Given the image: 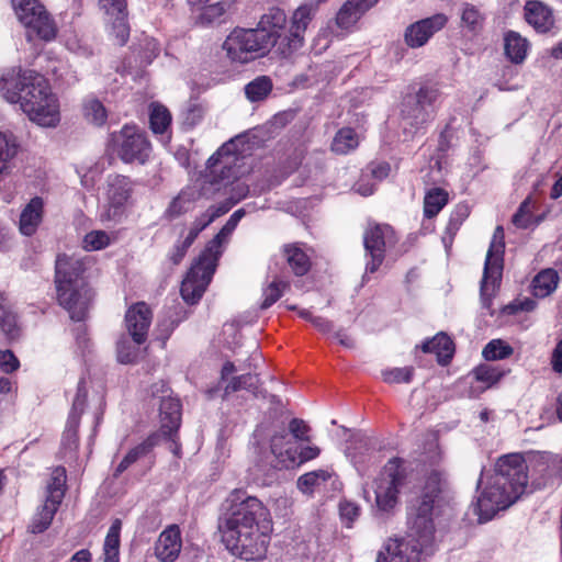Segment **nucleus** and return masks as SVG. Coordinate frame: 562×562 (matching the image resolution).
I'll list each match as a JSON object with an SVG mask.
<instances>
[{
  "mask_svg": "<svg viewBox=\"0 0 562 562\" xmlns=\"http://www.w3.org/2000/svg\"><path fill=\"white\" fill-rule=\"evenodd\" d=\"M226 504L218 518V532L226 549L246 561L266 558L273 529L269 508L240 488L231 492Z\"/></svg>",
  "mask_w": 562,
  "mask_h": 562,
  "instance_id": "f257e3e1",
  "label": "nucleus"
},
{
  "mask_svg": "<svg viewBox=\"0 0 562 562\" xmlns=\"http://www.w3.org/2000/svg\"><path fill=\"white\" fill-rule=\"evenodd\" d=\"M0 94L10 103H19L29 119L42 126L59 122V104L48 80L41 74L11 67L0 75Z\"/></svg>",
  "mask_w": 562,
  "mask_h": 562,
  "instance_id": "f03ea898",
  "label": "nucleus"
},
{
  "mask_svg": "<svg viewBox=\"0 0 562 562\" xmlns=\"http://www.w3.org/2000/svg\"><path fill=\"white\" fill-rule=\"evenodd\" d=\"M527 483V464L521 454L512 453L499 458L494 475L477 498L480 519L490 520L496 513L515 503L525 493Z\"/></svg>",
  "mask_w": 562,
  "mask_h": 562,
  "instance_id": "7ed1b4c3",
  "label": "nucleus"
},
{
  "mask_svg": "<svg viewBox=\"0 0 562 562\" xmlns=\"http://www.w3.org/2000/svg\"><path fill=\"white\" fill-rule=\"evenodd\" d=\"M245 215L244 210H237L209 243L198 260L189 270L181 284V295L187 303H196L204 294L212 276L215 272L217 260L222 255L221 247L236 228L238 222Z\"/></svg>",
  "mask_w": 562,
  "mask_h": 562,
  "instance_id": "20e7f679",
  "label": "nucleus"
},
{
  "mask_svg": "<svg viewBox=\"0 0 562 562\" xmlns=\"http://www.w3.org/2000/svg\"><path fill=\"white\" fill-rule=\"evenodd\" d=\"M441 460L442 452L438 447L429 451L428 461L435 468L426 476L422 496L411 518L413 537L422 539L424 543L434 542L436 531L432 520L434 506L447 487V472L440 467Z\"/></svg>",
  "mask_w": 562,
  "mask_h": 562,
  "instance_id": "39448f33",
  "label": "nucleus"
},
{
  "mask_svg": "<svg viewBox=\"0 0 562 562\" xmlns=\"http://www.w3.org/2000/svg\"><path fill=\"white\" fill-rule=\"evenodd\" d=\"M408 482V471L401 458L390 459L373 481L378 512L393 514L400 504L401 491Z\"/></svg>",
  "mask_w": 562,
  "mask_h": 562,
  "instance_id": "423d86ee",
  "label": "nucleus"
},
{
  "mask_svg": "<svg viewBox=\"0 0 562 562\" xmlns=\"http://www.w3.org/2000/svg\"><path fill=\"white\" fill-rule=\"evenodd\" d=\"M304 37H226L223 49L226 50L232 61L241 64L262 57L270 48L278 45L279 48L288 47L283 55H291L303 46Z\"/></svg>",
  "mask_w": 562,
  "mask_h": 562,
  "instance_id": "0eeeda50",
  "label": "nucleus"
},
{
  "mask_svg": "<svg viewBox=\"0 0 562 562\" xmlns=\"http://www.w3.org/2000/svg\"><path fill=\"white\" fill-rule=\"evenodd\" d=\"M112 153L124 164L145 166L153 157L151 142L143 128L136 124H125L110 136Z\"/></svg>",
  "mask_w": 562,
  "mask_h": 562,
  "instance_id": "6e6552de",
  "label": "nucleus"
},
{
  "mask_svg": "<svg viewBox=\"0 0 562 562\" xmlns=\"http://www.w3.org/2000/svg\"><path fill=\"white\" fill-rule=\"evenodd\" d=\"M11 5L16 19L27 32L36 35H56V22L40 0H11Z\"/></svg>",
  "mask_w": 562,
  "mask_h": 562,
  "instance_id": "1a4fd4ad",
  "label": "nucleus"
},
{
  "mask_svg": "<svg viewBox=\"0 0 562 562\" xmlns=\"http://www.w3.org/2000/svg\"><path fill=\"white\" fill-rule=\"evenodd\" d=\"M504 250V231L502 226H498L494 233L487 251L484 266V274L481 284L482 301L484 306L487 308H490L492 304V296L496 290L497 282L502 277Z\"/></svg>",
  "mask_w": 562,
  "mask_h": 562,
  "instance_id": "9d476101",
  "label": "nucleus"
},
{
  "mask_svg": "<svg viewBox=\"0 0 562 562\" xmlns=\"http://www.w3.org/2000/svg\"><path fill=\"white\" fill-rule=\"evenodd\" d=\"M134 181L124 175H110L105 188V211L101 214L102 221H117L132 204Z\"/></svg>",
  "mask_w": 562,
  "mask_h": 562,
  "instance_id": "9b49d317",
  "label": "nucleus"
},
{
  "mask_svg": "<svg viewBox=\"0 0 562 562\" xmlns=\"http://www.w3.org/2000/svg\"><path fill=\"white\" fill-rule=\"evenodd\" d=\"M54 285L57 303L70 314L72 321H82L95 296L89 282Z\"/></svg>",
  "mask_w": 562,
  "mask_h": 562,
  "instance_id": "f8f14e48",
  "label": "nucleus"
},
{
  "mask_svg": "<svg viewBox=\"0 0 562 562\" xmlns=\"http://www.w3.org/2000/svg\"><path fill=\"white\" fill-rule=\"evenodd\" d=\"M363 241L367 252L371 256L367 270L373 273L382 265L385 252L395 247L398 237L391 225L374 224L366 229Z\"/></svg>",
  "mask_w": 562,
  "mask_h": 562,
  "instance_id": "ddd939ff",
  "label": "nucleus"
},
{
  "mask_svg": "<svg viewBox=\"0 0 562 562\" xmlns=\"http://www.w3.org/2000/svg\"><path fill=\"white\" fill-rule=\"evenodd\" d=\"M431 544L413 537L411 524L407 538L389 539L379 551L376 562H419L424 550Z\"/></svg>",
  "mask_w": 562,
  "mask_h": 562,
  "instance_id": "4468645a",
  "label": "nucleus"
},
{
  "mask_svg": "<svg viewBox=\"0 0 562 562\" xmlns=\"http://www.w3.org/2000/svg\"><path fill=\"white\" fill-rule=\"evenodd\" d=\"M92 263L90 257L59 254L55 261L54 284L88 282L85 273Z\"/></svg>",
  "mask_w": 562,
  "mask_h": 562,
  "instance_id": "2eb2a0df",
  "label": "nucleus"
},
{
  "mask_svg": "<svg viewBox=\"0 0 562 562\" xmlns=\"http://www.w3.org/2000/svg\"><path fill=\"white\" fill-rule=\"evenodd\" d=\"M151 321V308L145 302H137L126 311L125 326L136 345H142L147 340Z\"/></svg>",
  "mask_w": 562,
  "mask_h": 562,
  "instance_id": "dca6fc26",
  "label": "nucleus"
},
{
  "mask_svg": "<svg viewBox=\"0 0 562 562\" xmlns=\"http://www.w3.org/2000/svg\"><path fill=\"white\" fill-rule=\"evenodd\" d=\"M182 548L181 530L178 525H169L155 543V555L160 562H173Z\"/></svg>",
  "mask_w": 562,
  "mask_h": 562,
  "instance_id": "f3484780",
  "label": "nucleus"
},
{
  "mask_svg": "<svg viewBox=\"0 0 562 562\" xmlns=\"http://www.w3.org/2000/svg\"><path fill=\"white\" fill-rule=\"evenodd\" d=\"M526 22L538 33H548L554 26L553 10L540 0H527L524 7Z\"/></svg>",
  "mask_w": 562,
  "mask_h": 562,
  "instance_id": "a211bd4d",
  "label": "nucleus"
},
{
  "mask_svg": "<svg viewBox=\"0 0 562 562\" xmlns=\"http://www.w3.org/2000/svg\"><path fill=\"white\" fill-rule=\"evenodd\" d=\"M181 425V403L178 398L164 397L160 402V437L176 443V436Z\"/></svg>",
  "mask_w": 562,
  "mask_h": 562,
  "instance_id": "6ab92c4d",
  "label": "nucleus"
},
{
  "mask_svg": "<svg viewBox=\"0 0 562 562\" xmlns=\"http://www.w3.org/2000/svg\"><path fill=\"white\" fill-rule=\"evenodd\" d=\"M296 445L284 430L274 434L270 439L271 453L283 468L294 467L296 463Z\"/></svg>",
  "mask_w": 562,
  "mask_h": 562,
  "instance_id": "aec40b11",
  "label": "nucleus"
},
{
  "mask_svg": "<svg viewBox=\"0 0 562 562\" xmlns=\"http://www.w3.org/2000/svg\"><path fill=\"white\" fill-rule=\"evenodd\" d=\"M101 9L112 23V31L115 35H128L127 11L125 0H99Z\"/></svg>",
  "mask_w": 562,
  "mask_h": 562,
  "instance_id": "412c9836",
  "label": "nucleus"
},
{
  "mask_svg": "<svg viewBox=\"0 0 562 562\" xmlns=\"http://www.w3.org/2000/svg\"><path fill=\"white\" fill-rule=\"evenodd\" d=\"M44 215V201L40 196L31 201L22 210L19 221V229L25 236H32L36 233Z\"/></svg>",
  "mask_w": 562,
  "mask_h": 562,
  "instance_id": "4be33fe9",
  "label": "nucleus"
},
{
  "mask_svg": "<svg viewBox=\"0 0 562 562\" xmlns=\"http://www.w3.org/2000/svg\"><path fill=\"white\" fill-rule=\"evenodd\" d=\"M160 434L153 432L146 439H144L140 443L133 447L127 451L122 461L117 464L113 472L114 477H119L122 473H124L131 465L136 463L142 458L148 456L153 449L159 443Z\"/></svg>",
  "mask_w": 562,
  "mask_h": 562,
  "instance_id": "5701e85b",
  "label": "nucleus"
},
{
  "mask_svg": "<svg viewBox=\"0 0 562 562\" xmlns=\"http://www.w3.org/2000/svg\"><path fill=\"white\" fill-rule=\"evenodd\" d=\"M288 25L285 12L280 8H271L261 15L255 27H248L245 32H261L266 35H281Z\"/></svg>",
  "mask_w": 562,
  "mask_h": 562,
  "instance_id": "b1692460",
  "label": "nucleus"
},
{
  "mask_svg": "<svg viewBox=\"0 0 562 562\" xmlns=\"http://www.w3.org/2000/svg\"><path fill=\"white\" fill-rule=\"evenodd\" d=\"M0 329L9 339H16L21 335L18 314L5 294L0 291Z\"/></svg>",
  "mask_w": 562,
  "mask_h": 562,
  "instance_id": "393cba45",
  "label": "nucleus"
},
{
  "mask_svg": "<svg viewBox=\"0 0 562 562\" xmlns=\"http://www.w3.org/2000/svg\"><path fill=\"white\" fill-rule=\"evenodd\" d=\"M420 348L426 353H435L440 364H447L454 353V344L445 333L437 334L434 338L425 341Z\"/></svg>",
  "mask_w": 562,
  "mask_h": 562,
  "instance_id": "a878e982",
  "label": "nucleus"
},
{
  "mask_svg": "<svg viewBox=\"0 0 562 562\" xmlns=\"http://www.w3.org/2000/svg\"><path fill=\"white\" fill-rule=\"evenodd\" d=\"M283 257L297 277L305 276L312 267L310 256L300 247L299 244H288L283 247Z\"/></svg>",
  "mask_w": 562,
  "mask_h": 562,
  "instance_id": "bb28decb",
  "label": "nucleus"
},
{
  "mask_svg": "<svg viewBox=\"0 0 562 562\" xmlns=\"http://www.w3.org/2000/svg\"><path fill=\"white\" fill-rule=\"evenodd\" d=\"M201 193L193 189L187 188L179 192V194L170 202L166 215L169 218H177L182 214L189 212L194 203L200 199Z\"/></svg>",
  "mask_w": 562,
  "mask_h": 562,
  "instance_id": "cd10ccee",
  "label": "nucleus"
},
{
  "mask_svg": "<svg viewBox=\"0 0 562 562\" xmlns=\"http://www.w3.org/2000/svg\"><path fill=\"white\" fill-rule=\"evenodd\" d=\"M67 473L64 467H56L52 470L49 482L46 487V499L50 504L59 506L66 492Z\"/></svg>",
  "mask_w": 562,
  "mask_h": 562,
  "instance_id": "c85d7f7f",
  "label": "nucleus"
},
{
  "mask_svg": "<svg viewBox=\"0 0 562 562\" xmlns=\"http://www.w3.org/2000/svg\"><path fill=\"white\" fill-rule=\"evenodd\" d=\"M560 281L557 270L547 268L536 274L531 283L532 294L536 297H546L550 295L558 286Z\"/></svg>",
  "mask_w": 562,
  "mask_h": 562,
  "instance_id": "c756f323",
  "label": "nucleus"
},
{
  "mask_svg": "<svg viewBox=\"0 0 562 562\" xmlns=\"http://www.w3.org/2000/svg\"><path fill=\"white\" fill-rule=\"evenodd\" d=\"M359 144V135L353 128L341 127L333 138L330 150L336 155H347L357 149Z\"/></svg>",
  "mask_w": 562,
  "mask_h": 562,
  "instance_id": "7c9ffc66",
  "label": "nucleus"
},
{
  "mask_svg": "<svg viewBox=\"0 0 562 562\" xmlns=\"http://www.w3.org/2000/svg\"><path fill=\"white\" fill-rule=\"evenodd\" d=\"M449 192L442 188L435 187L426 191L424 196V216L436 217L449 202Z\"/></svg>",
  "mask_w": 562,
  "mask_h": 562,
  "instance_id": "2f4dec72",
  "label": "nucleus"
},
{
  "mask_svg": "<svg viewBox=\"0 0 562 562\" xmlns=\"http://www.w3.org/2000/svg\"><path fill=\"white\" fill-rule=\"evenodd\" d=\"M122 520L115 518L108 531L103 544L104 562H120Z\"/></svg>",
  "mask_w": 562,
  "mask_h": 562,
  "instance_id": "473e14b6",
  "label": "nucleus"
},
{
  "mask_svg": "<svg viewBox=\"0 0 562 562\" xmlns=\"http://www.w3.org/2000/svg\"><path fill=\"white\" fill-rule=\"evenodd\" d=\"M448 18L443 13H437L407 26L404 35H434L442 30Z\"/></svg>",
  "mask_w": 562,
  "mask_h": 562,
  "instance_id": "72a5a7b5",
  "label": "nucleus"
},
{
  "mask_svg": "<svg viewBox=\"0 0 562 562\" xmlns=\"http://www.w3.org/2000/svg\"><path fill=\"white\" fill-rule=\"evenodd\" d=\"M232 206L233 203L229 202H224L217 206H211L206 212L195 218L188 235L195 240L203 229H205L217 217L226 214Z\"/></svg>",
  "mask_w": 562,
  "mask_h": 562,
  "instance_id": "f704fd0d",
  "label": "nucleus"
},
{
  "mask_svg": "<svg viewBox=\"0 0 562 562\" xmlns=\"http://www.w3.org/2000/svg\"><path fill=\"white\" fill-rule=\"evenodd\" d=\"M82 113L86 121L95 125L103 126L108 120V111L103 103L93 97L87 98L82 104Z\"/></svg>",
  "mask_w": 562,
  "mask_h": 562,
  "instance_id": "c9c22d12",
  "label": "nucleus"
},
{
  "mask_svg": "<svg viewBox=\"0 0 562 562\" xmlns=\"http://www.w3.org/2000/svg\"><path fill=\"white\" fill-rule=\"evenodd\" d=\"M472 374L477 382L484 384V389H490L504 378L506 371L498 366L482 363L472 371Z\"/></svg>",
  "mask_w": 562,
  "mask_h": 562,
  "instance_id": "e433bc0d",
  "label": "nucleus"
},
{
  "mask_svg": "<svg viewBox=\"0 0 562 562\" xmlns=\"http://www.w3.org/2000/svg\"><path fill=\"white\" fill-rule=\"evenodd\" d=\"M149 124L150 130L155 134H164L171 124V114L169 110L160 103H151Z\"/></svg>",
  "mask_w": 562,
  "mask_h": 562,
  "instance_id": "4c0bfd02",
  "label": "nucleus"
},
{
  "mask_svg": "<svg viewBox=\"0 0 562 562\" xmlns=\"http://www.w3.org/2000/svg\"><path fill=\"white\" fill-rule=\"evenodd\" d=\"M58 507L59 506L45 502L41 510H38L33 517V520L29 526V530L32 533H42L48 529Z\"/></svg>",
  "mask_w": 562,
  "mask_h": 562,
  "instance_id": "58836bf2",
  "label": "nucleus"
},
{
  "mask_svg": "<svg viewBox=\"0 0 562 562\" xmlns=\"http://www.w3.org/2000/svg\"><path fill=\"white\" fill-rule=\"evenodd\" d=\"M330 477L331 473L323 469L307 472L299 477L297 487L305 494H312L316 487Z\"/></svg>",
  "mask_w": 562,
  "mask_h": 562,
  "instance_id": "ea45409f",
  "label": "nucleus"
},
{
  "mask_svg": "<svg viewBox=\"0 0 562 562\" xmlns=\"http://www.w3.org/2000/svg\"><path fill=\"white\" fill-rule=\"evenodd\" d=\"M272 81L267 76H261L249 82L245 92L247 98L251 102H258L265 100L272 91Z\"/></svg>",
  "mask_w": 562,
  "mask_h": 562,
  "instance_id": "a19ab883",
  "label": "nucleus"
},
{
  "mask_svg": "<svg viewBox=\"0 0 562 562\" xmlns=\"http://www.w3.org/2000/svg\"><path fill=\"white\" fill-rule=\"evenodd\" d=\"M536 209V202L530 198H527L519 206L517 212L513 216V224L518 228H528L533 224H537L539 221L533 216V211Z\"/></svg>",
  "mask_w": 562,
  "mask_h": 562,
  "instance_id": "79ce46f5",
  "label": "nucleus"
},
{
  "mask_svg": "<svg viewBox=\"0 0 562 562\" xmlns=\"http://www.w3.org/2000/svg\"><path fill=\"white\" fill-rule=\"evenodd\" d=\"M363 14L364 12L347 0L337 13L336 23L341 30H349Z\"/></svg>",
  "mask_w": 562,
  "mask_h": 562,
  "instance_id": "37998d69",
  "label": "nucleus"
},
{
  "mask_svg": "<svg viewBox=\"0 0 562 562\" xmlns=\"http://www.w3.org/2000/svg\"><path fill=\"white\" fill-rule=\"evenodd\" d=\"M528 46L526 37H505V54L515 64L524 61Z\"/></svg>",
  "mask_w": 562,
  "mask_h": 562,
  "instance_id": "c03bdc74",
  "label": "nucleus"
},
{
  "mask_svg": "<svg viewBox=\"0 0 562 562\" xmlns=\"http://www.w3.org/2000/svg\"><path fill=\"white\" fill-rule=\"evenodd\" d=\"M461 23L468 32H480L483 27L484 15L476 7L467 3L462 9Z\"/></svg>",
  "mask_w": 562,
  "mask_h": 562,
  "instance_id": "a18cd8bd",
  "label": "nucleus"
},
{
  "mask_svg": "<svg viewBox=\"0 0 562 562\" xmlns=\"http://www.w3.org/2000/svg\"><path fill=\"white\" fill-rule=\"evenodd\" d=\"M514 353L513 347L502 339L491 340L483 349V357L487 361L509 358Z\"/></svg>",
  "mask_w": 562,
  "mask_h": 562,
  "instance_id": "49530a36",
  "label": "nucleus"
},
{
  "mask_svg": "<svg viewBox=\"0 0 562 562\" xmlns=\"http://www.w3.org/2000/svg\"><path fill=\"white\" fill-rule=\"evenodd\" d=\"M258 379L256 375L247 373L238 376H233L224 387L223 398H225L231 393L248 390L252 391L257 389Z\"/></svg>",
  "mask_w": 562,
  "mask_h": 562,
  "instance_id": "de8ad7c7",
  "label": "nucleus"
},
{
  "mask_svg": "<svg viewBox=\"0 0 562 562\" xmlns=\"http://www.w3.org/2000/svg\"><path fill=\"white\" fill-rule=\"evenodd\" d=\"M414 100V106H408V104H405L403 112L407 115V117L413 120V125L422 126L434 117L435 110L428 109L425 104L418 103L417 99L415 98Z\"/></svg>",
  "mask_w": 562,
  "mask_h": 562,
  "instance_id": "09e8293b",
  "label": "nucleus"
},
{
  "mask_svg": "<svg viewBox=\"0 0 562 562\" xmlns=\"http://www.w3.org/2000/svg\"><path fill=\"white\" fill-rule=\"evenodd\" d=\"M415 374L413 367L391 368L382 371V380L387 384H402L412 382Z\"/></svg>",
  "mask_w": 562,
  "mask_h": 562,
  "instance_id": "8fccbe9b",
  "label": "nucleus"
},
{
  "mask_svg": "<svg viewBox=\"0 0 562 562\" xmlns=\"http://www.w3.org/2000/svg\"><path fill=\"white\" fill-rule=\"evenodd\" d=\"M82 243L88 251L101 250L110 245L111 237L104 231H92L85 236Z\"/></svg>",
  "mask_w": 562,
  "mask_h": 562,
  "instance_id": "3c124183",
  "label": "nucleus"
},
{
  "mask_svg": "<svg viewBox=\"0 0 562 562\" xmlns=\"http://www.w3.org/2000/svg\"><path fill=\"white\" fill-rule=\"evenodd\" d=\"M16 154V145L14 140L7 135L0 133V173H2Z\"/></svg>",
  "mask_w": 562,
  "mask_h": 562,
  "instance_id": "603ef678",
  "label": "nucleus"
},
{
  "mask_svg": "<svg viewBox=\"0 0 562 562\" xmlns=\"http://www.w3.org/2000/svg\"><path fill=\"white\" fill-rule=\"evenodd\" d=\"M289 288V283L284 281L271 282L263 292V301L261 308H268L273 305L282 295L283 291Z\"/></svg>",
  "mask_w": 562,
  "mask_h": 562,
  "instance_id": "864d4df0",
  "label": "nucleus"
},
{
  "mask_svg": "<svg viewBox=\"0 0 562 562\" xmlns=\"http://www.w3.org/2000/svg\"><path fill=\"white\" fill-rule=\"evenodd\" d=\"M289 430L295 440L311 443V427L303 419L292 418L289 423Z\"/></svg>",
  "mask_w": 562,
  "mask_h": 562,
  "instance_id": "5fc2aeb1",
  "label": "nucleus"
},
{
  "mask_svg": "<svg viewBox=\"0 0 562 562\" xmlns=\"http://www.w3.org/2000/svg\"><path fill=\"white\" fill-rule=\"evenodd\" d=\"M231 159L234 160V157H232L226 147L223 146L209 159V168L211 172L216 173L217 171H221L223 173V170L229 166Z\"/></svg>",
  "mask_w": 562,
  "mask_h": 562,
  "instance_id": "6e6d98bb",
  "label": "nucleus"
},
{
  "mask_svg": "<svg viewBox=\"0 0 562 562\" xmlns=\"http://www.w3.org/2000/svg\"><path fill=\"white\" fill-rule=\"evenodd\" d=\"M440 95V91L435 86H422L417 91L415 99L420 104H425L428 109H434L432 105Z\"/></svg>",
  "mask_w": 562,
  "mask_h": 562,
  "instance_id": "4d7b16f0",
  "label": "nucleus"
},
{
  "mask_svg": "<svg viewBox=\"0 0 562 562\" xmlns=\"http://www.w3.org/2000/svg\"><path fill=\"white\" fill-rule=\"evenodd\" d=\"M116 351L117 360L121 363L128 364L134 363L137 360L138 350L135 347H132L126 340L117 342Z\"/></svg>",
  "mask_w": 562,
  "mask_h": 562,
  "instance_id": "13d9d810",
  "label": "nucleus"
},
{
  "mask_svg": "<svg viewBox=\"0 0 562 562\" xmlns=\"http://www.w3.org/2000/svg\"><path fill=\"white\" fill-rule=\"evenodd\" d=\"M194 243V239L190 237L189 235L186 236V238L176 244L170 256L169 260L173 266H178L182 259L184 258L188 249L191 247V245Z\"/></svg>",
  "mask_w": 562,
  "mask_h": 562,
  "instance_id": "bf43d9fd",
  "label": "nucleus"
},
{
  "mask_svg": "<svg viewBox=\"0 0 562 562\" xmlns=\"http://www.w3.org/2000/svg\"><path fill=\"white\" fill-rule=\"evenodd\" d=\"M321 454V449L315 445L307 443L306 446L296 447V463L301 465L307 461L316 459Z\"/></svg>",
  "mask_w": 562,
  "mask_h": 562,
  "instance_id": "052dcab7",
  "label": "nucleus"
},
{
  "mask_svg": "<svg viewBox=\"0 0 562 562\" xmlns=\"http://www.w3.org/2000/svg\"><path fill=\"white\" fill-rule=\"evenodd\" d=\"M339 512L341 518L347 522V526L350 527L351 524L359 517L360 507L352 502H341L339 505Z\"/></svg>",
  "mask_w": 562,
  "mask_h": 562,
  "instance_id": "680f3d73",
  "label": "nucleus"
},
{
  "mask_svg": "<svg viewBox=\"0 0 562 562\" xmlns=\"http://www.w3.org/2000/svg\"><path fill=\"white\" fill-rule=\"evenodd\" d=\"M451 147V134L449 133V127L447 126L440 134L439 140H438V151L441 153L439 158L435 162V167L438 170H441V158H443L445 154L449 150Z\"/></svg>",
  "mask_w": 562,
  "mask_h": 562,
  "instance_id": "e2e57ef3",
  "label": "nucleus"
},
{
  "mask_svg": "<svg viewBox=\"0 0 562 562\" xmlns=\"http://www.w3.org/2000/svg\"><path fill=\"white\" fill-rule=\"evenodd\" d=\"M19 360L14 356L11 350L0 351V368L7 372L11 373L19 368Z\"/></svg>",
  "mask_w": 562,
  "mask_h": 562,
  "instance_id": "0e129e2a",
  "label": "nucleus"
},
{
  "mask_svg": "<svg viewBox=\"0 0 562 562\" xmlns=\"http://www.w3.org/2000/svg\"><path fill=\"white\" fill-rule=\"evenodd\" d=\"M551 364L554 372L562 373V338L558 341L551 356Z\"/></svg>",
  "mask_w": 562,
  "mask_h": 562,
  "instance_id": "69168bd1",
  "label": "nucleus"
},
{
  "mask_svg": "<svg viewBox=\"0 0 562 562\" xmlns=\"http://www.w3.org/2000/svg\"><path fill=\"white\" fill-rule=\"evenodd\" d=\"M536 306L535 301L526 299L520 303H512L505 307L507 314H515L517 311H531Z\"/></svg>",
  "mask_w": 562,
  "mask_h": 562,
  "instance_id": "338daca9",
  "label": "nucleus"
},
{
  "mask_svg": "<svg viewBox=\"0 0 562 562\" xmlns=\"http://www.w3.org/2000/svg\"><path fill=\"white\" fill-rule=\"evenodd\" d=\"M370 170H371V175L374 178L382 180L389 176L391 167L387 162H380V164L372 165L370 167Z\"/></svg>",
  "mask_w": 562,
  "mask_h": 562,
  "instance_id": "774afa93",
  "label": "nucleus"
}]
</instances>
